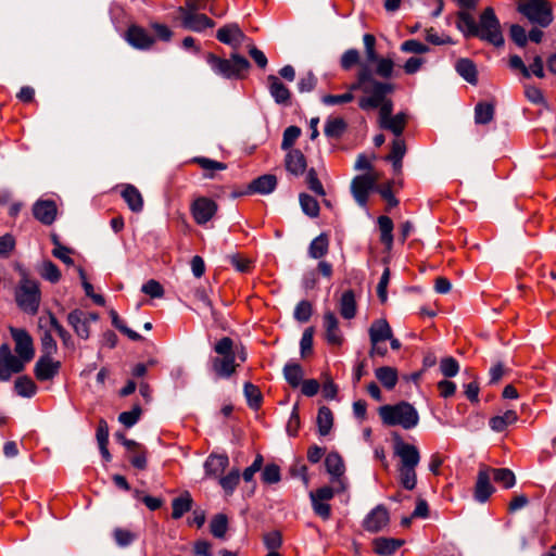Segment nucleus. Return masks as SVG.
Masks as SVG:
<instances>
[{"mask_svg":"<svg viewBox=\"0 0 556 556\" xmlns=\"http://www.w3.org/2000/svg\"><path fill=\"white\" fill-rule=\"evenodd\" d=\"M379 416L387 426H400L405 430L415 428L419 422V414L408 402L394 405H383L379 408Z\"/></svg>","mask_w":556,"mask_h":556,"instance_id":"nucleus-1","label":"nucleus"},{"mask_svg":"<svg viewBox=\"0 0 556 556\" xmlns=\"http://www.w3.org/2000/svg\"><path fill=\"white\" fill-rule=\"evenodd\" d=\"M206 61L216 74L226 78L241 77L250 67L249 61L236 53L229 60L210 53L206 56Z\"/></svg>","mask_w":556,"mask_h":556,"instance_id":"nucleus-2","label":"nucleus"},{"mask_svg":"<svg viewBox=\"0 0 556 556\" xmlns=\"http://www.w3.org/2000/svg\"><path fill=\"white\" fill-rule=\"evenodd\" d=\"M477 37L488 41L495 47L504 45V37L501 30L500 21L492 8H486L480 15Z\"/></svg>","mask_w":556,"mask_h":556,"instance_id":"nucleus-3","label":"nucleus"},{"mask_svg":"<svg viewBox=\"0 0 556 556\" xmlns=\"http://www.w3.org/2000/svg\"><path fill=\"white\" fill-rule=\"evenodd\" d=\"M518 11L532 24L541 27H547L553 22V12L547 0H521Z\"/></svg>","mask_w":556,"mask_h":556,"instance_id":"nucleus-4","label":"nucleus"},{"mask_svg":"<svg viewBox=\"0 0 556 556\" xmlns=\"http://www.w3.org/2000/svg\"><path fill=\"white\" fill-rule=\"evenodd\" d=\"M393 86L387 83H380L374 79L370 86L365 87V93L368 96L363 97L359 100V108L363 110L376 109L379 110L387 102H392L389 99H386V96L392 92Z\"/></svg>","mask_w":556,"mask_h":556,"instance_id":"nucleus-5","label":"nucleus"},{"mask_svg":"<svg viewBox=\"0 0 556 556\" xmlns=\"http://www.w3.org/2000/svg\"><path fill=\"white\" fill-rule=\"evenodd\" d=\"M393 86L387 83H380L374 79L370 86L365 87V93L368 96L363 97L359 100V108L363 110L376 109L379 110L387 102H392L389 99H386V96L392 92Z\"/></svg>","mask_w":556,"mask_h":556,"instance_id":"nucleus-6","label":"nucleus"},{"mask_svg":"<svg viewBox=\"0 0 556 556\" xmlns=\"http://www.w3.org/2000/svg\"><path fill=\"white\" fill-rule=\"evenodd\" d=\"M16 302L26 313L36 314L40 302V291L37 282L25 279L16 290Z\"/></svg>","mask_w":556,"mask_h":556,"instance_id":"nucleus-7","label":"nucleus"},{"mask_svg":"<svg viewBox=\"0 0 556 556\" xmlns=\"http://www.w3.org/2000/svg\"><path fill=\"white\" fill-rule=\"evenodd\" d=\"M380 175L378 173H368L358 175L352 180L351 191L359 206L365 207L368 195L374 190Z\"/></svg>","mask_w":556,"mask_h":556,"instance_id":"nucleus-8","label":"nucleus"},{"mask_svg":"<svg viewBox=\"0 0 556 556\" xmlns=\"http://www.w3.org/2000/svg\"><path fill=\"white\" fill-rule=\"evenodd\" d=\"M392 102L382 105L379 111V125L381 128L390 130L395 137H401L406 125V115L399 113L392 116Z\"/></svg>","mask_w":556,"mask_h":556,"instance_id":"nucleus-9","label":"nucleus"},{"mask_svg":"<svg viewBox=\"0 0 556 556\" xmlns=\"http://www.w3.org/2000/svg\"><path fill=\"white\" fill-rule=\"evenodd\" d=\"M393 452L400 460L397 467H417L420 462L418 448L403 441L400 435L394 437Z\"/></svg>","mask_w":556,"mask_h":556,"instance_id":"nucleus-10","label":"nucleus"},{"mask_svg":"<svg viewBox=\"0 0 556 556\" xmlns=\"http://www.w3.org/2000/svg\"><path fill=\"white\" fill-rule=\"evenodd\" d=\"M25 362L11 353L10 348L3 344L0 348V380L7 381L13 374L24 369Z\"/></svg>","mask_w":556,"mask_h":556,"instance_id":"nucleus-11","label":"nucleus"},{"mask_svg":"<svg viewBox=\"0 0 556 556\" xmlns=\"http://www.w3.org/2000/svg\"><path fill=\"white\" fill-rule=\"evenodd\" d=\"M49 313L38 318V330L41 345V355H54L58 352L56 341L52 337L54 328L48 323Z\"/></svg>","mask_w":556,"mask_h":556,"instance_id":"nucleus-12","label":"nucleus"},{"mask_svg":"<svg viewBox=\"0 0 556 556\" xmlns=\"http://www.w3.org/2000/svg\"><path fill=\"white\" fill-rule=\"evenodd\" d=\"M390 521L388 509L383 505H377L363 520V528L371 533L382 531Z\"/></svg>","mask_w":556,"mask_h":556,"instance_id":"nucleus-13","label":"nucleus"},{"mask_svg":"<svg viewBox=\"0 0 556 556\" xmlns=\"http://www.w3.org/2000/svg\"><path fill=\"white\" fill-rule=\"evenodd\" d=\"M61 362L55 361L53 355H40L35 365V376L39 381L52 380L60 371Z\"/></svg>","mask_w":556,"mask_h":556,"instance_id":"nucleus-14","label":"nucleus"},{"mask_svg":"<svg viewBox=\"0 0 556 556\" xmlns=\"http://www.w3.org/2000/svg\"><path fill=\"white\" fill-rule=\"evenodd\" d=\"M11 334L15 341V352L25 363L29 362L35 354L33 339L24 329H11Z\"/></svg>","mask_w":556,"mask_h":556,"instance_id":"nucleus-15","label":"nucleus"},{"mask_svg":"<svg viewBox=\"0 0 556 556\" xmlns=\"http://www.w3.org/2000/svg\"><path fill=\"white\" fill-rule=\"evenodd\" d=\"M125 39L131 47L139 50H147L154 43V38L139 26H130Z\"/></svg>","mask_w":556,"mask_h":556,"instance_id":"nucleus-16","label":"nucleus"},{"mask_svg":"<svg viewBox=\"0 0 556 556\" xmlns=\"http://www.w3.org/2000/svg\"><path fill=\"white\" fill-rule=\"evenodd\" d=\"M327 471L332 477V481L339 484L341 490H345L346 483L342 478L344 473V463L338 453H329L325 459Z\"/></svg>","mask_w":556,"mask_h":556,"instance_id":"nucleus-17","label":"nucleus"},{"mask_svg":"<svg viewBox=\"0 0 556 556\" xmlns=\"http://www.w3.org/2000/svg\"><path fill=\"white\" fill-rule=\"evenodd\" d=\"M216 208L217 206L214 201L206 198H200L195 200L192 205V214L195 222L203 225L214 216Z\"/></svg>","mask_w":556,"mask_h":556,"instance_id":"nucleus-18","label":"nucleus"},{"mask_svg":"<svg viewBox=\"0 0 556 556\" xmlns=\"http://www.w3.org/2000/svg\"><path fill=\"white\" fill-rule=\"evenodd\" d=\"M67 323L75 333L84 340L90 336L88 315L81 309H74L67 315Z\"/></svg>","mask_w":556,"mask_h":556,"instance_id":"nucleus-19","label":"nucleus"},{"mask_svg":"<svg viewBox=\"0 0 556 556\" xmlns=\"http://www.w3.org/2000/svg\"><path fill=\"white\" fill-rule=\"evenodd\" d=\"M34 216L42 224L50 225L56 215V205L50 200H39L33 207Z\"/></svg>","mask_w":556,"mask_h":556,"instance_id":"nucleus-20","label":"nucleus"},{"mask_svg":"<svg viewBox=\"0 0 556 556\" xmlns=\"http://www.w3.org/2000/svg\"><path fill=\"white\" fill-rule=\"evenodd\" d=\"M181 17L182 26L193 31H202L205 28L214 26V22L201 13L184 12Z\"/></svg>","mask_w":556,"mask_h":556,"instance_id":"nucleus-21","label":"nucleus"},{"mask_svg":"<svg viewBox=\"0 0 556 556\" xmlns=\"http://www.w3.org/2000/svg\"><path fill=\"white\" fill-rule=\"evenodd\" d=\"M490 480L489 470L483 469L479 471L475 489V498L480 503L486 502L494 492Z\"/></svg>","mask_w":556,"mask_h":556,"instance_id":"nucleus-22","label":"nucleus"},{"mask_svg":"<svg viewBox=\"0 0 556 556\" xmlns=\"http://www.w3.org/2000/svg\"><path fill=\"white\" fill-rule=\"evenodd\" d=\"M268 89L270 96L278 104H288L290 102V91L286 85H283L278 77L269 75L267 77Z\"/></svg>","mask_w":556,"mask_h":556,"instance_id":"nucleus-23","label":"nucleus"},{"mask_svg":"<svg viewBox=\"0 0 556 556\" xmlns=\"http://www.w3.org/2000/svg\"><path fill=\"white\" fill-rule=\"evenodd\" d=\"M368 332L371 344L387 341L388 339H391L393 333L389 323L383 318L375 320Z\"/></svg>","mask_w":556,"mask_h":556,"instance_id":"nucleus-24","label":"nucleus"},{"mask_svg":"<svg viewBox=\"0 0 556 556\" xmlns=\"http://www.w3.org/2000/svg\"><path fill=\"white\" fill-rule=\"evenodd\" d=\"M217 39L229 46H237L243 39L244 35L235 23L228 24L217 30Z\"/></svg>","mask_w":556,"mask_h":556,"instance_id":"nucleus-25","label":"nucleus"},{"mask_svg":"<svg viewBox=\"0 0 556 556\" xmlns=\"http://www.w3.org/2000/svg\"><path fill=\"white\" fill-rule=\"evenodd\" d=\"M229 464L228 456L225 454H211L204 463L206 476H220Z\"/></svg>","mask_w":556,"mask_h":556,"instance_id":"nucleus-26","label":"nucleus"},{"mask_svg":"<svg viewBox=\"0 0 556 556\" xmlns=\"http://www.w3.org/2000/svg\"><path fill=\"white\" fill-rule=\"evenodd\" d=\"M324 327L326 339L330 344L339 345L342 342V336L338 326V319L332 312H326L324 315Z\"/></svg>","mask_w":556,"mask_h":556,"instance_id":"nucleus-27","label":"nucleus"},{"mask_svg":"<svg viewBox=\"0 0 556 556\" xmlns=\"http://www.w3.org/2000/svg\"><path fill=\"white\" fill-rule=\"evenodd\" d=\"M287 170L295 176L302 175L306 169V160L300 150H290L286 156Z\"/></svg>","mask_w":556,"mask_h":556,"instance_id":"nucleus-28","label":"nucleus"},{"mask_svg":"<svg viewBox=\"0 0 556 556\" xmlns=\"http://www.w3.org/2000/svg\"><path fill=\"white\" fill-rule=\"evenodd\" d=\"M236 354L223 355L213 359V369L222 378H229L236 370Z\"/></svg>","mask_w":556,"mask_h":556,"instance_id":"nucleus-29","label":"nucleus"},{"mask_svg":"<svg viewBox=\"0 0 556 556\" xmlns=\"http://www.w3.org/2000/svg\"><path fill=\"white\" fill-rule=\"evenodd\" d=\"M277 186V179L274 175H263L256 179H254L250 184V191L260 193V194H268L275 190Z\"/></svg>","mask_w":556,"mask_h":556,"instance_id":"nucleus-30","label":"nucleus"},{"mask_svg":"<svg viewBox=\"0 0 556 556\" xmlns=\"http://www.w3.org/2000/svg\"><path fill=\"white\" fill-rule=\"evenodd\" d=\"M406 153L405 141L401 137H396L392 142L391 153L387 156L393 165L395 172H400L402 168V160Z\"/></svg>","mask_w":556,"mask_h":556,"instance_id":"nucleus-31","label":"nucleus"},{"mask_svg":"<svg viewBox=\"0 0 556 556\" xmlns=\"http://www.w3.org/2000/svg\"><path fill=\"white\" fill-rule=\"evenodd\" d=\"M122 197L124 198L125 202L127 203L128 207L132 212H141L143 207V199L141 193L137 188H135L131 185H128L125 187V189L122 192Z\"/></svg>","mask_w":556,"mask_h":556,"instance_id":"nucleus-32","label":"nucleus"},{"mask_svg":"<svg viewBox=\"0 0 556 556\" xmlns=\"http://www.w3.org/2000/svg\"><path fill=\"white\" fill-rule=\"evenodd\" d=\"M455 70L467 83L477 84V68L469 59H459L455 64Z\"/></svg>","mask_w":556,"mask_h":556,"instance_id":"nucleus-33","label":"nucleus"},{"mask_svg":"<svg viewBox=\"0 0 556 556\" xmlns=\"http://www.w3.org/2000/svg\"><path fill=\"white\" fill-rule=\"evenodd\" d=\"M376 378L388 390L393 389L397 383V371L390 366L379 367L375 370Z\"/></svg>","mask_w":556,"mask_h":556,"instance_id":"nucleus-34","label":"nucleus"},{"mask_svg":"<svg viewBox=\"0 0 556 556\" xmlns=\"http://www.w3.org/2000/svg\"><path fill=\"white\" fill-rule=\"evenodd\" d=\"M340 314L345 319H351L356 314L355 295L352 290L343 292L340 299Z\"/></svg>","mask_w":556,"mask_h":556,"instance_id":"nucleus-35","label":"nucleus"},{"mask_svg":"<svg viewBox=\"0 0 556 556\" xmlns=\"http://www.w3.org/2000/svg\"><path fill=\"white\" fill-rule=\"evenodd\" d=\"M329 249V240L326 235L321 233L313 239L308 247V255L314 260L325 256Z\"/></svg>","mask_w":556,"mask_h":556,"instance_id":"nucleus-36","label":"nucleus"},{"mask_svg":"<svg viewBox=\"0 0 556 556\" xmlns=\"http://www.w3.org/2000/svg\"><path fill=\"white\" fill-rule=\"evenodd\" d=\"M378 225L380 229V240L388 250L392 249L393 245V222L388 216H380L378 218Z\"/></svg>","mask_w":556,"mask_h":556,"instance_id":"nucleus-37","label":"nucleus"},{"mask_svg":"<svg viewBox=\"0 0 556 556\" xmlns=\"http://www.w3.org/2000/svg\"><path fill=\"white\" fill-rule=\"evenodd\" d=\"M173 513L172 517L174 519L181 518L187 511H189L192 507V498L188 492L182 494L179 497H176L172 502Z\"/></svg>","mask_w":556,"mask_h":556,"instance_id":"nucleus-38","label":"nucleus"},{"mask_svg":"<svg viewBox=\"0 0 556 556\" xmlns=\"http://www.w3.org/2000/svg\"><path fill=\"white\" fill-rule=\"evenodd\" d=\"M402 545V541L395 539L378 538L374 541V551L378 555H390Z\"/></svg>","mask_w":556,"mask_h":556,"instance_id":"nucleus-39","label":"nucleus"},{"mask_svg":"<svg viewBox=\"0 0 556 556\" xmlns=\"http://www.w3.org/2000/svg\"><path fill=\"white\" fill-rule=\"evenodd\" d=\"M518 419L515 410H506L503 415L494 416L490 419V427L496 432L503 431L507 426L516 422Z\"/></svg>","mask_w":556,"mask_h":556,"instance_id":"nucleus-40","label":"nucleus"},{"mask_svg":"<svg viewBox=\"0 0 556 556\" xmlns=\"http://www.w3.org/2000/svg\"><path fill=\"white\" fill-rule=\"evenodd\" d=\"M457 27L465 36H477L478 23L466 12H462L457 17Z\"/></svg>","mask_w":556,"mask_h":556,"instance_id":"nucleus-41","label":"nucleus"},{"mask_svg":"<svg viewBox=\"0 0 556 556\" xmlns=\"http://www.w3.org/2000/svg\"><path fill=\"white\" fill-rule=\"evenodd\" d=\"M397 471L401 485L405 490H414L417 484L416 467H397Z\"/></svg>","mask_w":556,"mask_h":556,"instance_id":"nucleus-42","label":"nucleus"},{"mask_svg":"<svg viewBox=\"0 0 556 556\" xmlns=\"http://www.w3.org/2000/svg\"><path fill=\"white\" fill-rule=\"evenodd\" d=\"M332 422L333 418L331 410L326 406L320 407L317 415V426L319 434L327 435L332 428Z\"/></svg>","mask_w":556,"mask_h":556,"instance_id":"nucleus-43","label":"nucleus"},{"mask_svg":"<svg viewBox=\"0 0 556 556\" xmlns=\"http://www.w3.org/2000/svg\"><path fill=\"white\" fill-rule=\"evenodd\" d=\"M210 530L213 536L224 539L228 530V518L224 514L215 515L210 522Z\"/></svg>","mask_w":556,"mask_h":556,"instance_id":"nucleus-44","label":"nucleus"},{"mask_svg":"<svg viewBox=\"0 0 556 556\" xmlns=\"http://www.w3.org/2000/svg\"><path fill=\"white\" fill-rule=\"evenodd\" d=\"M283 376L290 386L298 387L303 378V370L299 364L288 363L283 367Z\"/></svg>","mask_w":556,"mask_h":556,"instance_id":"nucleus-45","label":"nucleus"},{"mask_svg":"<svg viewBox=\"0 0 556 556\" xmlns=\"http://www.w3.org/2000/svg\"><path fill=\"white\" fill-rule=\"evenodd\" d=\"M48 323L54 328L65 348H73L74 341L71 333L58 321L55 316L49 312Z\"/></svg>","mask_w":556,"mask_h":556,"instance_id":"nucleus-46","label":"nucleus"},{"mask_svg":"<svg viewBox=\"0 0 556 556\" xmlns=\"http://www.w3.org/2000/svg\"><path fill=\"white\" fill-rule=\"evenodd\" d=\"M346 127L345 122L340 118H329L326 121L324 132L327 137L339 138Z\"/></svg>","mask_w":556,"mask_h":556,"instance_id":"nucleus-47","label":"nucleus"},{"mask_svg":"<svg viewBox=\"0 0 556 556\" xmlns=\"http://www.w3.org/2000/svg\"><path fill=\"white\" fill-rule=\"evenodd\" d=\"M493 480L496 483L502 484L504 488L509 489L513 488L516 483L515 475L511 470L507 468H498L493 469Z\"/></svg>","mask_w":556,"mask_h":556,"instance_id":"nucleus-48","label":"nucleus"},{"mask_svg":"<svg viewBox=\"0 0 556 556\" xmlns=\"http://www.w3.org/2000/svg\"><path fill=\"white\" fill-rule=\"evenodd\" d=\"M15 390L23 397H31L37 391V387L28 377H20L15 381Z\"/></svg>","mask_w":556,"mask_h":556,"instance_id":"nucleus-49","label":"nucleus"},{"mask_svg":"<svg viewBox=\"0 0 556 556\" xmlns=\"http://www.w3.org/2000/svg\"><path fill=\"white\" fill-rule=\"evenodd\" d=\"M494 115V106L490 103H479L475 109V121L477 124H488Z\"/></svg>","mask_w":556,"mask_h":556,"instance_id":"nucleus-50","label":"nucleus"},{"mask_svg":"<svg viewBox=\"0 0 556 556\" xmlns=\"http://www.w3.org/2000/svg\"><path fill=\"white\" fill-rule=\"evenodd\" d=\"M110 317L112 325L121 332H123L125 336H127L130 340L138 341L141 339V336L139 333L131 330L125 325V323L119 318L118 314L114 309L110 312Z\"/></svg>","mask_w":556,"mask_h":556,"instance_id":"nucleus-51","label":"nucleus"},{"mask_svg":"<svg viewBox=\"0 0 556 556\" xmlns=\"http://www.w3.org/2000/svg\"><path fill=\"white\" fill-rule=\"evenodd\" d=\"M39 273L42 278L53 283L58 282L61 278L59 268L51 261H45L40 266Z\"/></svg>","mask_w":556,"mask_h":556,"instance_id":"nucleus-52","label":"nucleus"},{"mask_svg":"<svg viewBox=\"0 0 556 556\" xmlns=\"http://www.w3.org/2000/svg\"><path fill=\"white\" fill-rule=\"evenodd\" d=\"M300 204L302 211L309 217H316L319 213V205L315 198L302 193L300 194Z\"/></svg>","mask_w":556,"mask_h":556,"instance_id":"nucleus-53","label":"nucleus"},{"mask_svg":"<svg viewBox=\"0 0 556 556\" xmlns=\"http://www.w3.org/2000/svg\"><path fill=\"white\" fill-rule=\"evenodd\" d=\"M374 79L370 70L364 66L359 71L358 80L349 87V91L353 93L354 90L362 89L365 92V87L370 86Z\"/></svg>","mask_w":556,"mask_h":556,"instance_id":"nucleus-54","label":"nucleus"},{"mask_svg":"<svg viewBox=\"0 0 556 556\" xmlns=\"http://www.w3.org/2000/svg\"><path fill=\"white\" fill-rule=\"evenodd\" d=\"M240 481V472L238 469L231 470L227 476L219 479V484L227 494H231Z\"/></svg>","mask_w":556,"mask_h":556,"instance_id":"nucleus-55","label":"nucleus"},{"mask_svg":"<svg viewBox=\"0 0 556 556\" xmlns=\"http://www.w3.org/2000/svg\"><path fill=\"white\" fill-rule=\"evenodd\" d=\"M113 536H114L116 544L119 547H126V546L130 545L137 538V535L135 533H132L131 531H129L127 529H123V528L114 529Z\"/></svg>","mask_w":556,"mask_h":556,"instance_id":"nucleus-56","label":"nucleus"},{"mask_svg":"<svg viewBox=\"0 0 556 556\" xmlns=\"http://www.w3.org/2000/svg\"><path fill=\"white\" fill-rule=\"evenodd\" d=\"M243 391L250 407L257 408L262 400L258 388L250 382H247L244 383Z\"/></svg>","mask_w":556,"mask_h":556,"instance_id":"nucleus-57","label":"nucleus"},{"mask_svg":"<svg viewBox=\"0 0 556 556\" xmlns=\"http://www.w3.org/2000/svg\"><path fill=\"white\" fill-rule=\"evenodd\" d=\"M440 370L447 378L455 377L459 371L458 362L451 356L444 357L440 362Z\"/></svg>","mask_w":556,"mask_h":556,"instance_id":"nucleus-58","label":"nucleus"},{"mask_svg":"<svg viewBox=\"0 0 556 556\" xmlns=\"http://www.w3.org/2000/svg\"><path fill=\"white\" fill-rule=\"evenodd\" d=\"M54 249L52 250V254L54 257L59 258L66 265H73L74 261L70 256L71 250L64 245H62L56 237L52 238Z\"/></svg>","mask_w":556,"mask_h":556,"instance_id":"nucleus-59","label":"nucleus"},{"mask_svg":"<svg viewBox=\"0 0 556 556\" xmlns=\"http://www.w3.org/2000/svg\"><path fill=\"white\" fill-rule=\"evenodd\" d=\"M301 135V129L296 126H289L283 131L281 148L283 150H289L293 143L296 141V139Z\"/></svg>","mask_w":556,"mask_h":556,"instance_id":"nucleus-60","label":"nucleus"},{"mask_svg":"<svg viewBox=\"0 0 556 556\" xmlns=\"http://www.w3.org/2000/svg\"><path fill=\"white\" fill-rule=\"evenodd\" d=\"M140 415H141V408L139 406H135L131 410L123 412L122 414H119L118 420L125 427L130 428L137 424Z\"/></svg>","mask_w":556,"mask_h":556,"instance_id":"nucleus-61","label":"nucleus"},{"mask_svg":"<svg viewBox=\"0 0 556 556\" xmlns=\"http://www.w3.org/2000/svg\"><path fill=\"white\" fill-rule=\"evenodd\" d=\"M401 50L406 53L422 54V53L428 52L429 48L416 39H410V40L404 41L401 45Z\"/></svg>","mask_w":556,"mask_h":556,"instance_id":"nucleus-62","label":"nucleus"},{"mask_svg":"<svg viewBox=\"0 0 556 556\" xmlns=\"http://www.w3.org/2000/svg\"><path fill=\"white\" fill-rule=\"evenodd\" d=\"M263 542L269 552L277 551L282 545L281 533L279 531L268 532L264 535Z\"/></svg>","mask_w":556,"mask_h":556,"instance_id":"nucleus-63","label":"nucleus"},{"mask_svg":"<svg viewBox=\"0 0 556 556\" xmlns=\"http://www.w3.org/2000/svg\"><path fill=\"white\" fill-rule=\"evenodd\" d=\"M262 479L265 483H277L280 481V469L275 464L266 465L262 472Z\"/></svg>","mask_w":556,"mask_h":556,"instance_id":"nucleus-64","label":"nucleus"}]
</instances>
